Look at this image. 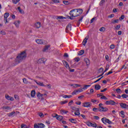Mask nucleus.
Segmentation results:
<instances>
[{"instance_id":"nucleus-14","label":"nucleus","mask_w":128,"mask_h":128,"mask_svg":"<svg viewBox=\"0 0 128 128\" xmlns=\"http://www.w3.org/2000/svg\"><path fill=\"white\" fill-rule=\"evenodd\" d=\"M34 82H36V84H38V86H46V85H44V82H38V81H36V80H34Z\"/></svg>"},{"instance_id":"nucleus-53","label":"nucleus","mask_w":128,"mask_h":128,"mask_svg":"<svg viewBox=\"0 0 128 128\" xmlns=\"http://www.w3.org/2000/svg\"><path fill=\"white\" fill-rule=\"evenodd\" d=\"M116 30H118L120 28V25H117L115 27Z\"/></svg>"},{"instance_id":"nucleus-29","label":"nucleus","mask_w":128,"mask_h":128,"mask_svg":"<svg viewBox=\"0 0 128 128\" xmlns=\"http://www.w3.org/2000/svg\"><path fill=\"white\" fill-rule=\"evenodd\" d=\"M94 88L96 90H100V86L98 84L95 85Z\"/></svg>"},{"instance_id":"nucleus-5","label":"nucleus","mask_w":128,"mask_h":128,"mask_svg":"<svg viewBox=\"0 0 128 128\" xmlns=\"http://www.w3.org/2000/svg\"><path fill=\"white\" fill-rule=\"evenodd\" d=\"M102 121L103 122V124H112V121L106 118H102Z\"/></svg>"},{"instance_id":"nucleus-17","label":"nucleus","mask_w":128,"mask_h":128,"mask_svg":"<svg viewBox=\"0 0 128 128\" xmlns=\"http://www.w3.org/2000/svg\"><path fill=\"white\" fill-rule=\"evenodd\" d=\"M120 106L122 108H128V105L126 104L120 103Z\"/></svg>"},{"instance_id":"nucleus-60","label":"nucleus","mask_w":128,"mask_h":128,"mask_svg":"<svg viewBox=\"0 0 128 128\" xmlns=\"http://www.w3.org/2000/svg\"><path fill=\"white\" fill-rule=\"evenodd\" d=\"M91 102H96L98 101V100H94V99H91Z\"/></svg>"},{"instance_id":"nucleus-45","label":"nucleus","mask_w":128,"mask_h":128,"mask_svg":"<svg viewBox=\"0 0 128 128\" xmlns=\"http://www.w3.org/2000/svg\"><path fill=\"white\" fill-rule=\"evenodd\" d=\"M122 96L123 98H126L128 96V95H126V94H123L122 95Z\"/></svg>"},{"instance_id":"nucleus-12","label":"nucleus","mask_w":128,"mask_h":128,"mask_svg":"<svg viewBox=\"0 0 128 128\" xmlns=\"http://www.w3.org/2000/svg\"><path fill=\"white\" fill-rule=\"evenodd\" d=\"M66 32H68L70 30H72V24H68L66 29Z\"/></svg>"},{"instance_id":"nucleus-7","label":"nucleus","mask_w":128,"mask_h":128,"mask_svg":"<svg viewBox=\"0 0 128 128\" xmlns=\"http://www.w3.org/2000/svg\"><path fill=\"white\" fill-rule=\"evenodd\" d=\"M84 92V90H82V88H79L77 90H74L72 92V95L74 96V94H76V92Z\"/></svg>"},{"instance_id":"nucleus-57","label":"nucleus","mask_w":128,"mask_h":128,"mask_svg":"<svg viewBox=\"0 0 128 128\" xmlns=\"http://www.w3.org/2000/svg\"><path fill=\"white\" fill-rule=\"evenodd\" d=\"M46 86H47L49 89L52 88V85L50 84H46Z\"/></svg>"},{"instance_id":"nucleus-30","label":"nucleus","mask_w":128,"mask_h":128,"mask_svg":"<svg viewBox=\"0 0 128 128\" xmlns=\"http://www.w3.org/2000/svg\"><path fill=\"white\" fill-rule=\"evenodd\" d=\"M69 120L70 122H71L72 124H76V120L74 118L70 119Z\"/></svg>"},{"instance_id":"nucleus-58","label":"nucleus","mask_w":128,"mask_h":128,"mask_svg":"<svg viewBox=\"0 0 128 128\" xmlns=\"http://www.w3.org/2000/svg\"><path fill=\"white\" fill-rule=\"evenodd\" d=\"M14 98L15 100H18V98H20V97H18V96L16 94L14 95Z\"/></svg>"},{"instance_id":"nucleus-54","label":"nucleus","mask_w":128,"mask_h":128,"mask_svg":"<svg viewBox=\"0 0 128 128\" xmlns=\"http://www.w3.org/2000/svg\"><path fill=\"white\" fill-rule=\"evenodd\" d=\"M0 34H3V36H5V34H6V32L4 31V30H2L0 32Z\"/></svg>"},{"instance_id":"nucleus-21","label":"nucleus","mask_w":128,"mask_h":128,"mask_svg":"<svg viewBox=\"0 0 128 128\" xmlns=\"http://www.w3.org/2000/svg\"><path fill=\"white\" fill-rule=\"evenodd\" d=\"M88 37H86L83 40L82 42V44H83V46H86V43L88 42Z\"/></svg>"},{"instance_id":"nucleus-13","label":"nucleus","mask_w":128,"mask_h":128,"mask_svg":"<svg viewBox=\"0 0 128 128\" xmlns=\"http://www.w3.org/2000/svg\"><path fill=\"white\" fill-rule=\"evenodd\" d=\"M5 98L6 99L8 100H11L12 102L14 100V98L12 97L8 94L5 95Z\"/></svg>"},{"instance_id":"nucleus-35","label":"nucleus","mask_w":128,"mask_h":128,"mask_svg":"<svg viewBox=\"0 0 128 128\" xmlns=\"http://www.w3.org/2000/svg\"><path fill=\"white\" fill-rule=\"evenodd\" d=\"M72 95H70V96H68V95H64L63 96V98H72Z\"/></svg>"},{"instance_id":"nucleus-36","label":"nucleus","mask_w":128,"mask_h":128,"mask_svg":"<svg viewBox=\"0 0 128 128\" xmlns=\"http://www.w3.org/2000/svg\"><path fill=\"white\" fill-rule=\"evenodd\" d=\"M22 80H23V82H24V84H28V80H26V78H24L22 79Z\"/></svg>"},{"instance_id":"nucleus-24","label":"nucleus","mask_w":128,"mask_h":128,"mask_svg":"<svg viewBox=\"0 0 128 128\" xmlns=\"http://www.w3.org/2000/svg\"><path fill=\"white\" fill-rule=\"evenodd\" d=\"M84 62H86V66H90V59H88V58H85Z\"/></svg>"},{"instance_id":"nucleus-8","label":"nucleus","mask_w":128,"mask_h":128,"mask_svg":"<svg viewBox=\"0 0 128 128\" xmlns=\"http://www.w3.org/2000/svg\"><path fill=\"white\" fill-rule=\"evenodd\" d=\"M53 118H56V120H62V118H64V117L62 116H58V114H55V116H52Z\"/></svg>"},{"instance_id":"nucleus-43","label":"nucleus","mask_w":128,"mask_h":128,"mask_svg":"<svg viewBox=\"0 0 128 128\" xmlns=\"http://www.w3.org/2000/svg\"><path fill=\"white\" fill-rule=\"evenodd\" d=\"M120 113L122 114V118H124V112L122 110L120 111Z\"/></svg>"},{"instance_id":"nucleus-23","label":"nucleus","mask_w":128,"mask_h":128,"mask_svg":"<svg viewBox=\"0 0 128 128\" xmlns=\"http://www.w3.org/2000/svg\"><path fill=\"white\" fill-rule=\"evenodd\" d=\"M10 16V13L8 12H6L4 14V20H6L8 19V18Z\"/></svg>"},{"instance_id":"nucleus-39","label":"nucleus","mask_w":128,"mask_h":128,"mask_svg":"<svg viewBox=\"0 0 128 128\" xmlns=\"http://www.w3.org/2000/svg\"><path fill=\"white\" fill-rule=\"evenodd\" d=\"M104 2H106V0H102L100 2V6H102L104 4Z\"/></svg>"},{"instance_id":"nucleus-26","label":"nucleus","mask_w":128,"mask_h":128,"mask_svg":"<svg viewBox=\"0 0 128 128\" xmlns=\"http://www.w3.org/2000/svg\"><path fill=\"white\" fill-rule=\"evenodd\" d=\"M76 110L77 112H74L75 116H80V112H78V110H80V108H76Z\"/></svg>"},{"instance_id":"nucleus-20","label":"nucleus","mask_w":128,"mask_h":128,"mask_svg":"<svg viewBox=\"0 0 128 128\" xmlns=\"http://www.w3.org/2000/svg\"><path fill=\"white\" fill-rule=\"evenodd\" d=\"M35 26L36 28H40V26H42V24H40V22H38L36 24H35Z\"/></svg>"},{"instance_id":"nucleus-64","label":"nucleus","mask_w":128,"mask_h":128,"mask_svg":"<svg viewBox=\"0 0 128 128\" xmlns=\"http://www.w3.org/2000/svg\"><path fill=\"white\" fill-rule=\"evenodd\" d=\"M34 128H40V126L38 124H34Z\"/></svg>"},{"instance_id":"nucleus-22","label":"nucleus","mask_w":128,"mask_h":128,"mask_svg":"<svg viewBox=\"0 0 128 128\" xmlns=\"http://www.w3.org/2000/svg\"><path fill=\"white\" fill-rule=\"evenodd\" d=\"M60 114H64L68 112V111L66 110H60Z\"/></svg>"},{"instance_id":"nucleus-48","label":"nucleus","mask_w":128,"mask_h":128,"mask_svg":"<svg viewBox=\"0 0 128 128\" xmlns=\"http://www.w3.org/2000/svg\"><path fill=\"white\" fill-rule=\"evenodd\" d=\"M100 32H104V30H106V28H104V27H102L100 28Z\"/></svg>"},{"instance_id":"nucleus-55","label":"nucleus","mask_w":128,"mask_h":128,"mask_svg":"<svg viewBox=\"0 0 128 128\" xmlns=\"http://www.w3.org/2000/svg\"><path fill=\"white\" fill-rule=\"evenodd\" d=\"M96 17H94L90 20V24H92V22H94V20H96Z\"/></svg>"},{"instance_id":"nucleus-25","label":"nucleus","mask_w":128,"mask_h":128,"mask_svg":"<svg viewBox=\"0 0 128 128\" xmlns=\"http://www.w3.org/2000/svg\"><path fill=\"white\" fill-rule=\"evenodd\" d=\"M18 10L20 14H24V11L20 8V6L18 7Z\"/></svg>"},{"instance_id":"nucleus-15","label":"nucleus","mask_w":128,"mask_h":128,"mask_svg":"<svg viewBox=\"0 0 128 128\" xmlns=\"http://www.w3.org/2000/svg\"><path fill=\"white\" fill-rule=\"evenodd\" d=\"M62 62L65 66V68H67V70H70V65L68 64V63L66 62V60H63Z\"/></svg>"},{"instance_id":"nucleus-18","label":"nucleus","mask_w":128,"mask_h":128,"mask_svg":"<svg viewBox=\"0 0 128 128\" xmlns=\"http://www.w3.org/2000/svg\"><path fill=\"white\" fill-rule=\"evenodd\" d=\"M50 45H46V46H45L44 47V48L43 50H42V52H46L48 50L49 48H50Z\"/></svg>"},{"instance_id":"nucleus-1","label":"nucleus","mask_w":128,"mask_h":128,"mask_svg":"<svg viewBox=\"0 0 128 128\" xmlns=\"http://www.w3.org/2000/svg\"><path fill=\"white\" fill-rule=\"evenodd\" d=\"M26 58V51H22L20 54H18V56L15 59L16 64H18L22 62V60H24Z\"/></svg>"},{"instance_id":"nucleus-37","label":"nucleus","mask_w":128,"mask_h":128,"mask_svg":"<svg viewBox=\"0 0 128 128\" xmlns=\"http://www.w3.org/2000/svg\"><path fill=\"white\" fill-rule=\"evenodd\" d=\"M38 116H40L41 118L44 117V114L40 112H38Z\"/></svg>"},{"instance_id":"nucleus-47","label":"nucleus","mask_w":128,"mask_h":128,"mask_svg":"<svg viewBox=\"0 0 128 128\" xmlns=\"http://www.w3.org/2000/svg\"><path fill=\"white\" fill-rule=\"evenodd\" d=\"M89 86H90V85H85L82 88V90H86V88H88Z\"/></svg>"},{"instance_id":"nucleus-11","label":"nucleus","mask_w":128,"mask_h":128,"mask_svg":"<svg viewBox=\"0 0 128 128\" xmlns=\"http://www.w3.org/2000/svg\"><path fill=\"white\" fill-rule=\"evenodd\" d=\"M46 58H42L38 60V64H45Z\"/></svg>"},{"instance_id":"nucleus-10","label":"nucleus","mask_w":128,"mask_h":128,"mask_svg":"<svg viewBox=\"0 0 128 128\" xmlns=\"http://www.w3.org/2000/svg\"><path fill=\"white\" fill-rule=\"evenodd\" d=\"M37 98H38V100H44V94H42L40 92H38L37 94Z\"/></svg>"},{"instance_id":"nucleus-63","label":"nucleus","mask_w":128,"mask_h":128,"mask_svg":"<svg viewBox=\"0 0 128 128\" xmlns=\"http://www.w3.org/2000/svg\"><path fill=\"white\" fill-rule=\"evenodd\" d=\"M114 14H110L109 16H108V18H114Z\"/></svg>"},{"instance_id":"nucleus-16","label":"nucleus","mask_w":128,"mask_h":128,"mask_svg":"<svg viewBox=\"0 0 128 128\" xmlns=\"http://www.w3.org/2000/svg\"><path fill=\"white\" fill-rule=\"evenodd\" d=\"M76 10V12L77 14H78V16H80V14H82V9H75Z\"/></svg>"},{"instance_id":"nucleus-4","label":"nucleus","mask_w":128,"mask_h":128,"mask_svg":"<svg viewBox=\"0 0 128 128\" xmlns=\"http://www.w3.org/2000/svg\"><path fill=\"white\" fill-rule=\"evenodd\" d=\"M36 42L38 44H46V41L42 40V39L36 40Z\"/></svg>"},{"instance_id":"nucleus-42","label":"nucleus","mask_w":128,"mask_h":128,"mask_svg":"<svg viewBox=\"0 0 128 128\" xmlns=\"http://www.w3.org/2000/svg\"><path fill=\"white\" fill-rule=\"evenodd\" d=\"M71 86H74V88H78V86H80V85L78 84H75L74 86V84H72Z\"/></svg>"},{"instance_id":"nucleus-6","label":"nucleus","mask_w":128,"mask_h":128,"mask_svg":"<svg viewBox=\"0 0 128 128\" xmlns=\"http://www.w3.org/2000/svg\"><path fill=\"white\" fill-rule=\"evenodd\" d=\"M83 108H90L92 106V103L90 102H86L82 104Z\"/></svg>"},{"instance_id":"nucleus-2","label":"nucleus","mask_w":128,"mask_h":128,"mask_svg":"<svg viewBox=\"0 0 128 128\" xmlns=\"http://www.w3.org/2000/svg\"><path fill=\"white\" fill-rule=\"evenodd\" d=\"M70 19L74 20V18H76V16H78V14H76V9L72 10L70 12Z\"/></svg>"},{"instance_id":"nucleus-38","label":"nucleus","mask_w":128,"mask_h":128,"mask_svg":"<svg viewBox=\"0 0 128 128\" xmlns=\"http://www.w3.org/2000/svg\"><path fill=\"white\" fill-rule=\"evenodd\" d=\"M101 100H108V98L104 96H102L100 97Z\"/></svg>"},{"instance_id":"nucleus-56","label":"nucleus","mask_w":128,"mask_h":128,"mask_svg":"<svg viewBox=\"0 0 128 128\" xmlns=\"http://www.w3.org/2000/svg\"><path fill=\"white\" fill-rule=\"evenodd\" d=\"M63 4H68L70 3L67 0H63Z\"/></svg>"},{"instance_id":"nucleus-19","label":"nucleus","mask_w":128,"mask_h":128,"mask_svg":"<svg viewBox=\"0 0 128 128\" xmlns=\"http://www.w3.org/2000/svg\"><path fill=\"white\" fill-rule=\"evenodd\" d=\"M84 18V16H82L80 19L78 20L77 22V26H80V22H82V20Z\"/></svg>"},{"instance_id":"nucleus-44","label":"nucleus","mask_w":128,"mask_h":128,"mask_svg":"<svg viewBox=\"0 0 128 128\" xmlns=\"http://www.w3.org/2000/svg\"><path fill=\"white\" fill-rule=\"evenodd\" d=\"M116 92L117 94H120L122 93V90L120 88H118L116 90Z\"/></svg>"},{"instance_id":"nucleus-49","label":"nucleus","mask_w":128,"mask_h":128,"mask_svg":"<svg viewBox=\"0 0 128 128\" xmlns=\"http://www.w3.org/2000/svg\"><path fill=\"white\" fill-rule=\"evenodd\" d=\"M74 60H75V62H80V58H74Z\"/></svg>"},{"instance_id":"nucleus-31","label":"nucleus","mask_w":128,"mask_h":128,"mask_svg":"<svg viewBox=\"0 0 128 128\" xmlns=\"http://www.w3.org/2000/svg\"><path fill=\"white\" fill-rule=\"evenodd\" d=\"M2 108H3V110H12V108H10V106H4Z\"/></svg>"},{"instance_id":"nucleus-27","label":"nucleus","mask_w":128,"mask_h":128,"mask_svg":"<svg viewBox=\"0 0 128 128\" xmlns=\"http://www.w3.org/2000/svg\"><path fill=\"white\" fill-rule=\"evenodd\" d=\"M35 96H36V90H32L31 92V96L32 98H34Z\"/></svg>"},{"instance_id":"nucleus-9","label":"nucleus","mask_w":128,"mask_h":128,"mask_svg":"<svg viewBox=\"0 0 128 128\" xmlns=\"http://www.w3.org/2000/svg\"><path fill=\"white\" fill-rule=\"evenodd\" d=\"M106 104H110V106H114L116 104V102L112 100H108L106 102Z\"/></svg>"},{"instance_id":"nucleus-52","label":"nucleus","mask_w":128,"mask_h":128,"mask_svg":"<svg viewBox=\"0 0 128 128\" xmlns=\"http://www.w3.org/2000/svg\"><path fill=\"white\" fill-rule=\"evenodd\" d=\"M86 124H87V126H91L92 123L90 122H86Z\"/></svg>"},{"instance_id":"nucleus-61","label":"nucleus","mask_w":128,"mask_h":128,"mask_svg":"<svg viewBox=\"0 0 128 128\" xmlns=\"http://www.w3.org/2000/svg\"><path fill=\"white\" fill-rule=\"evenodd\" d=\"M118 22V20H115L112 22V24H116Z\"/></svg>"},{"instance_id":"nucleus-33","label":"nucleus","mask_w":128,"mask_h":128,"mask_svg":"<svg viewBox=\"0 0 128 128\" xmlns=\"http://www.w3.org/2000/svg\"><path fill=\"white\" fill-rule=\"evenodd\" d=\"M83 54H84V50H81L78 54V56H82Z\"/></svg>"},{"instance_id":"nucleus-50","label":"nucleus","mask_w":128,"mask_h":128,"mask_svg":"<svg viewBox=\"0 0 128 128\" xmlns=\"http://www.w3.org/2000/svg\"><path fill=\"white\" fill-rule=\"evenodd\" d=\"M21 128H28V126L24 124H22L21 125Z\"/></svg>"},{"instance_id":"nucleus-40","label":"nucleus","mask_w":128,"mask_h":128,"mask_svg":"<svg viewBox=\"0 0 128 128\" xmlns=\"http://www.w3.org/2000/svg\"><path fill=\"white\" fill-rule=\"evenodd\" d=\"M93 112H100V108H94L92 109Z\"/></svg>"},{"instance_id":"nucleus-46","label":"nucleus","mask_w":128,"mask_h":128,"mask_svg":"<svg viewBox=\"0 0 128 128\" xmlns=\"http://www.w3.org/2000/svg\"><path fill=\"white\" fill-rule=\"evenodd\" d=\"M60 104H68V100L62 101L60 102Z\"/></svg>"},{"instance_id":"nucleus-62","label":"nucleus","mask_w":128,"mask_h":128,"mask_svg":"<svg viewBox=\"0 0 128 128\" xmlns=\"http://www.w3.org/2000/svg\"><path fill=\"white\" fill-rule=\"evenodd\" d=\"M110 48L112 50H114V48H115L114 45V44L110 45Z\"/></svg>"},{"instance_id":"nucleus-3","label":"nucleus","mask_w":128,"mask_h":128,"mask_svg":"<svg viewBox=\"0 0 128 128\" xmlns=\"http://www.w3.org/2000/svg\"><path fill=\"white\" fill-rule=\"evenodd\" d=\"M102 106H104V104L102 103L99 104V112H108V108H104Z\"/></svg>"},{"instance_id":"nucleus-32","label":"nucleus","mask_w":128,"mask_h":128,"mask_svg":"<svg viewBox=\"0 0 128 128\" xmlns=\"http://www.w3.org/2000/svg\"><path fill=\"white\" fill-rule=\"evenodd\" d=\"M14 24L16 26V28H18V26H20V21H16L14 22Z\"/></svg>"},{"instance_id":"nucleus-28","label":"nucleus","mask_w":128,"mask_h":128,"mask_svg":"<svg viewBox=\"0 0 128 128\" xmlns=\"http://www.w3.org/2000/svg\"><path fill=\"white\" fill-rule=\"evenodd\" d=\"M16 114V112H12L7 114V116H12L14 114Z\"/></svg>"},{"instance_id":"nucleus-41","label":"nucleus","mask_w":128,"mask_h":128,"mask_svg":"<svg viewBox=\"0 0 128 128\" xmlns=\"http://www.w3.org/2000/svg\"><path fill=\"white\" fill-rule=\"evenodd\" d=\"M52 2L54 4H60V0H52Z\"/></svg>"},{"instance_id":"nucleus-34","label":"nucleus","mask_w":128,"mask_h":128,"mask_svg":"<svg viewBox=\"0 0 128 128\" xmlns=\"http://www.w3.org/2000/svg\"><path fill=\"white\" fill-rule=\"evenodd\" d=\"M38 126H39V128H45V126H44V124L42 123L39 124Z\"/></svg>"},{"instance_id":"nucleus-59","label":"nucleus","mask_w":128,"mask_h":128,"mask_svg":"<svg viewBox=\"0 0 128 128\" xmlns=\"http://www.w3.org/2000/svg\"><path fill=\"white\" fill-rule=\"evenodd\" d=\"M91 126H92L93 128H96V126H97L96 124V123L92 124V123Z\"/></svg>"},{"instance_id":"nucleus-51","label":"nucleus","mask_w":128,"mask_h":128,"mask_svg":"<svg viewBox=\"0 0 128 128\" xmlns=\"http://www.w3.org/2000/svg\"><path fill=\"white\" fill-rule=\"evenodd\" d=\"M124 18V15H122L119 18V20H122Z\"/></svg>"}]
</instances>
